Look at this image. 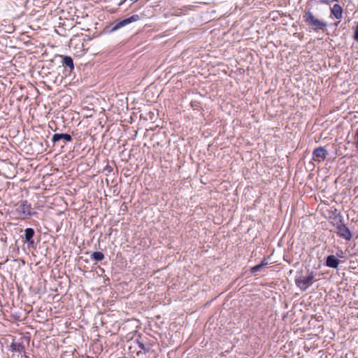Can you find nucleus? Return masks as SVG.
<instances>
[{
    "label": "nucleus",
    "instance_id": "obj_20",
    "mask_svg": "<svg viewBox=\"0 0 358 358\" xmlns=\"http://www.w3.org/2000/svg\"><path fill=\"white\" fill-rule=\"evenodd\" d=\"M333 2H334V0H320L319 1L320 3L327 4V5H330Z\"/></svg>",
    "mask_w": 358,
    "mask_h": 358
},
{
    "label": "nucleus",
    "instance_id": "obj_5",
    "mask_svg": "<svg viewBox=\"0 0 358 358\" xmlns=\"http://www.w3.org/2000/svg\"><path fill=\"white\" fill-rule=\"evenodd\" d=\"M336 229V234L338 237L342 238L346 241H351L352 238V232L344 222L335 227Z\"/></svg>",
    "mask_w": 358,
    "mask_h": 358
},
{
    "label": "nucleus",
    "instance_id": "obj_25",
    "mask_svg": "<svg viewBox=\"0 0 358 358\" xmlns=\"http://www.w3.org/2000/svg\"><path fill=\"white\" fill-rule=\"evenodd\" d=\"M339 0H334V1H338Z\"/></svg>",
    "mask_w": 358,
    "mask_h": 358
},
{
    "label": "nucleus",
    "instance_id": "obj_14",
    "mask_svg": "<svg viewBox=\"0 0 358 358\" xmlns=\"http://www.w3.org/2000/svg\"><path fill=\"white\" fill-rule=\"evenodd\" d=\"M104 258V255L101 252H94L91 255V259L96 262L102 261Z\"/></svg>",
    "mask_w": 358,
    "mask_h": 358
},
{
    "label": "nucleus",
    "instance_id": "obj_23",
    "mask_svg": "<svg viewBox=\"0 0 358 358\" xmlns=\"http://www.w3.org/2000/svg\"><path fill=\"white\" fill-rule=\"evenodd\" d=\"M282 347H283V345H281V346H280L279 348L282 349Z\"/></svg>",
    "mask_w": 358,
    "mask_h": 358
},
{
    "label": "nucleus",
    "instance_id": "obj_15",
    "mask_svg": "<svg viewBox=\"0 0 358 358\" xmlns=\"http://www.w3.org/2000/svg\"><path fill=\"white\" fill-rule=\"evenodd\" d=\"M267 263L265 262H262L261 264L256 265L251 268V272L254 274H256L259 271H260Z\"/></svg>",
    "mask_w": 358,
    "mask_h": 358
},
{
    "label": "nucleus",
    "instance_id": "obj_3",
    "mask_svg": "<svg viewBox=\"0 0 358 358\" xmlns=\"http://www.w3.org/2000/svg\"><path fill=\"white\" fill-rule=\"evenodd\" d=\"M15 213L22 219H27L36 214L27 200H20L15 204Z\"/></svg>",
    "mask_w": 358,
    "mask_h": 358
},
{
    "label": "nucleus",
    "instance_id": "obj_19",
    "mask_svg": "<svg viewBox=\"0 0 358 358\" xmlns=\"http://www.w3.org/2000/svg\"><path fill=\"white\" fill-rule=\"evenodd\" d=\"M15 350L18 352H24V347L22 344H18Z\"/></svg>",
    "mask_w": 358,
    "mask_h": 358
},
{
    "label": "nucleus",
    "instance_id": "obj_4",
    "mask_svg": "<svg viewBox=\"0 0 358 358\" xmlns=\"http://www.w3.org/2000/svg\"><path fill=\"white\" fill-rule=\"evenodd\" d=\"M270 331H272L273 334L270 338V348L273 344V349L275 352L278 350V345L284 342V336L282 335V331L275 325L270 328Z\"/></svg>",
    "mask_w": 358,
    "mask_h": 358
},
{
    "label": "nucleus",
    "instance_id": "obj_13",
    "mask_svg": "<svg viewBox=\"0 0 358 358\" xmlns=\"http://www.w3.org/2000/svg\"><path fill=\"white\" fill-rule=\"evenodd\" d=\"M62 64L63 66L69 67L71 70L74 69L73 60L70 56L62 55Z\"/></svg>",
    "mask_w": 358,
    "mask_h": 358
},
{
    "label": "nucleus",
    "instance_id": "obj_24",
    "mask_svg": "<svg viewBox=\"0 0 358 358\" xmlns=\"http://www.w3.org/2000/svg\"><path fill=\"white\" fill-rule=\"evenodd\" d=\"M282 347H283V345H281V346H280L279 348L282 349Z\"/></svg>",
    "mask_w": 358,
    "mask_h": 358
},
{
    "label": "nucleus",
    "instance_id": "obj_16",
    "mask_svg": "<svg viewBox=\"0 0 358 358\" xmlns=\"http://www.w3.org/2000/svg\"><path fill=\"white\" fill-rule=\"evenodd\" d=\"M278 13L275 10L270 11V19L273 20H276L278 19Z\"/></svg>",
    "mask_w": 358,
    "mask_h": 358
},
{
    "label": "nucleus",
    "instance_id": "obj_22",
    "mask_svg": "<svg viewBox=\"0 0 358 358\" xmlns=\"http://www.w3.org/2000/svg\"><path fill=\"white\" fill-rule=\"evenodd\" d=\"M356 137H357V138L358 140V129H357V131H356Z\"/></svg>",
    "mask_w": 358,
    "mask_h": 358
},
{
    "label": "nucleus",
    "instance_id": "obj_18",
    "mask_svg": "<svg viewBox=\"0 0 358 358\" xmlns=\"http://www.w3.org/2000/svg\"><path fill=\"white\" fill-rule=\"evenodd\" d=\"M353 38L355 41L358 42V24H357L356 27L355 28Z\"/></svg>",
    "mask_w": 358,
    "mask_h": 358
},
{
    "label": "nucleus",
    "instance_id": "obj_10",
    "mask_svg": "<svg viewBox=\"0 0 358 358\" xmlns=\"http://www.w3.org/2000/svg\"><path fill=\"white\" fill-rule=\"evenodd\" d=\"M331 15L336 19L341 20L343 17V9L341 5L336 3L331 8Z\"/></svg>",
    "mask_w": 358,
    "mask_h": 358
},
{
    "label": "nucleus",
    "instance_id": "obj_6",
    "mask_svg": "<svg viewBox=\"0 0 358 358\" xmlns=\"http://www.w3.org/2000/svg\"><path fill=\"white\" fill-rule=\"evenodd\" d=\"M328 214V220L334 227L344 222L343 216L336 208L329 210Z\"/></svg>",
    "mask_w": 358,
    "mask_h": 358
},
{
    "label": "nucleus",
    "instance_id": "obj_9",
    "mask_svg": "<svg viewBox=\"0 0 358 358\" xmlns=\"http://www.w3.org/2000/svg\"><path fill=\"white\" fill-rule=\"evenodd\" d=\"M340 264V260L334 255H328L326 257L325 265L327 267L337 268Z\"/></svg>",
    "mask_w": 358,
    "mask_h": 358
},
{
    "label": "nucleus",
    "instance_id": "obj_17",
    "mask_svg": "<svg viewBox=\"0 0 358 358\" xmlns=\"http://www.w3.org/2000/svg\"><path fill=\"white\" fill-rule=\"evenodd\" d=\"M137 343H138V347L141 350H144L145 352H148L149 351L150 348H146L145 345H144V343H143L142 342L138 341Z\"/></svg>",
    "mask_w": 358,
    "mask_h": 358
},
{
    "label": "nucleus",
    "instance_id": "obj_8",
    "mask_svg": "<svg viewBox=\"0 0 358 358\" xmlns=\"http://www.w3.org/2000/svg\"><path fill=\"white\" fill-rule=\"evenodd\" d=\"M140 20V16L138 15H133L129 17L124 19L117 22L113 27L111 29V31H115L131 22H136Z\"/></svg>",
    "mask_w": 358,
    "mask_h": 358
},
{
    "label": "nucleus",
    "instance_id": "obj_7",
    "mask_svg": "<svg viewBox=\"0 0 358 358\" xmlns=\"http://www.w3.org/2000/svg\"><path fill=\"white\" fill-rule=\"evenodd\" d=\"M328 155L329 152L327 150L322 146H320L314 149L313 152V159L317 162L324 161Z\"/></svg>",
    "mask_w": 358,
    "mask_h": 358
},
{
    "label": "nucleus",
    "instance_id": "obj_21",
    "mask_svg": "<svg viewBox=\"0 0 358 358\" xmlns=\"http://www.w3.org/2000/svg\"><path fill=\"white\" fill-rule=\"evenodd\" d=\"M343 252L342 250H338L337 252H336V255L339 257H341L342 255H343Z\"/></svg>",
    "mask_w": 358,
    "mask_h": 358
},
{
    "label": "nucleus",
    "instance_id": "obj_11",
    "mask_svg": "<svg viewBox=\"0 0 358 358\" xmlns=\"http://www.w3.org/2000/svg\"><path fill=\"white\" fill-rule=\"evenodd\" d=\"M35 231L32 228H27L24 230V242L27 243L29 245H32L34 243L33 239Z\"/></svg>",
    "mask_w": 358,
    "mask_h": 358
},
{
    "label": "nucleus",
    "instance_id": "obj_26",
    "mask_svg": "<svg viewBox=\"0 0 358 358\" xmlns=\"http://www.w3.org/2000/svg\"><path fill=\"white\" fill-rule=\"evenodd\" d=\"M357 197H358V195H357Z\"/></svg>",
    "mask_w": 358,
    "mask_h": 358
},
{
    "label": "nucleus",
    "instance_id": "obj_12",
    "mask_svg": "<svg viewBox=\"0 0 358 358\" xmlns=\"http://www.w3.org/2000/svg\"><path fill=\"white\" fill-rule=\"evenodd\" d=\"M61 140L71 142L72 141V137L69 134H55L52 136V141L54 143H57Z\"/></svg>",
    "mask_w": 358,
    "mask_h": 358
},
{
    "label": "nucleus",
    "instance_id": "obj_1",
    "mask_svg": "<svg viewBox=\"0 0 358 358\" xmlns=\"http://www.w3.org/2000/svg\"><path fill=\"white\" fill-rule=\"evenodd\" d=\"M303 22L307 25L310 29L315 32L319 31H324L327 29V23L322 19L317 18L310 8H306L303 15Z\"/></svg>",
    "mask_w": 358,
    "mask_h": 358
},
{
    "label": "nucleus",
    "instance_id": "obj_2",
    "mask_svg": "<svg viewBox=\"0 0 358 358\" xmlns=\"http://www.w3.org/2000/svg\"><path fill=\"white\" fill-rule=\"evenodd\" d=\"M303 275V271L297 272L295 276V284L301 290L306 291L316 280L315 279L317 273L315 271L307 269Z\"/></svg>",
    "mask_w": 358,
    "mask_h": 358
}]
</instances>
